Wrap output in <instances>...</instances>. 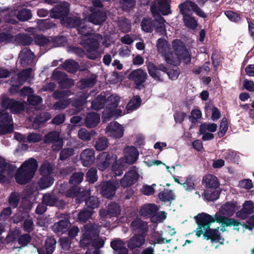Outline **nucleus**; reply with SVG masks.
Returning a JSON list of instances; mask_svg holds the SVG:
<instances>
[{
  "label": "nucleus",
  "instance_id": "393cba45",
  "mask_svg": "<svg viewBox=\"0 0 254 254\" xmlns=\"http://www.w3.org/2000/svg\"><path fill=\"white\" fill-rule=\"evenodd\" d=\"M219 227L215 229H212L210 227L204 231L203 234L204 238L207 240H210L213 242H219L221 240L223 241L224 240L221 238V234L219 232Z\"/></svg>",
  "mask_w": 254,
  "mask_h": 254
},
{
  "label": "nucleus",
  "instance_id": "a211bd4d",
  "mask_svg": "<svg viewBox=\"0 0 254 254\" xmlns=\"http://www.w3.org/2000/svg\"><path fill=\"white\" fill-rule=\"evenodd\" d=\"M125 242L120 238H115L110 243V246L114 254H128L129 249L127 248Z\"/></svg>",
  "mask_w": 254,
  "mask_h": 254
},
{
  "label": "nucleus",
  "instance_id": "5701e85b",
  "mask_svg": "<svg viewBox=\"0 0 254 254\" xmlns=\"http://www.w3.org/2000/svg\"><path fill=\"white\" fill-rule=\"evenodd\" d=\"M240 207L237 201H227L222 205L220 212L224 215L232 216Z\"/></svg>",
  "mask_w": 254,
  "mask_h": 254
},
{
  "label": "nucleus",
  "instance_id": "e433bc0d",
  "mask_svg": "<svg viewBox=\"0 0 254 254\" xmlns=\"http://www.w3.org/2000/svg\"><path fill=\"white\" fill-rule=\"evenodd\" d=\"M106 102V98L104 95H99L95 98L91 103L92 108L95 110L103 109Z\"/></svg>",
  "mask_w": 254,
  "mask_h": 254
},
{
  "label": "nucleus",
  "instance_id": "f03ea898",
  "mask_svg": "<svg viewBox=\"0 0 254 254\" xmlns=\"http://www.w3.org/2000/svg\"><path fill=\"white\" fill-rule=\"evenodd\" d=\"M202 185L205 188L203 194L208 201H213L219 198L221 192L220 183L215 176L205 175L202 178Z\"/></svg>",
  "mask_w": 254,
  "mask_h": 254
},
{
  "label": "nucleus",
  "instance_id": "79ce46f5",
  "mask_svg": "<svg viewBox=\"0 0 254 254\" xmlns=\"http://www.w3.org/2000/svg\"><path fill=\"white\" fill-rule=\"evenodd\" d=\"M56 244L57 241L53 237H48L46 240L44 246L46 254H53L56 248Z\"/></svg>",
  "mask_w": 254,
  "mask_h": 254
},
{
  "label": "nucleus",
  "instance_id": "37998d69",
  "mask_svg": "<svg viewBox=\"0 0 254 254\" xmlns=\"http://www.w3.org/2000/svg\"><path fill=\"white\" fill-rule=\"evenodd\" d=\"M59 201L58 197L55 194L46 193L45 194L42 198V202L45 203L47 206H55Z\"/></svg>",
  "mask_w": 254,
  "mask_h": 254
},
{
  "label": "nucleus",
  "instance_id": "b1692460",
  "mask_svg": "<svg viewBox=\"0 0 254 254\" xmlns=\"http://www.w3.org/2000/svg\"><path fill=\"white\" fill-rule=\"evenodd\" d=\"M215 216L216 218V222L221 224L223 227L239 226L241 224V222L238 220L222 216L219 212L216 213Z\"/></svg>",
  "mask_w": 254,
  "mask_h": 254
},
{
  "label": "nucleus",
  "instance_id": "dca6fc26",
  "mask_svg": "<svg viewBox=\"0 0 254 254\" xmlns=\"http://www.w3.org/2000/svg\"><path fill=\"white\" fill-rule=\"evenodd\" d=\"M106 132L114 138H120L124 135V128L117 122H111L106 127Z\"/></svg>",
  "mask_w": 254,
  "mask_h": 254
},
{
  "label": "nucleus",
  "instance_id": "680f3d73",
  "mask_svg": "<svg viewBox=\"0 0 254 254\" xmlns=\"http://www.w3.org/2000/svg\"><path fill=\"white\" fill-rule=\"evenodd\" d=\"M32 240L31 236L28 233L21 235L18 238V244L21 247H25L28 246Z\"/></svg>",
  "mask_w": 254,
  "mask_h": 254
},
{
  "label": "nucleus",
  "instance_id": "bf43d9fd",
  "mask_svg": "<svg viewBox=\"0 0 254 254\" xmlns=\"http://www.w3.org/2000/svg\"><path fill=\"white\" fill-rule=\"evenodd\" d=\"M85 205L87 209H92L98 207L99 202L97 197L93 196H88L86 200Z\"/></svg>",
  "mask_w": 254,
  "mask_h": 254
},
{
  "label": "nucleus",
  "instance_id": "a19ab883",
  "mask_svg": "<svg viewBox=\"0 0 254 254\" xmlns=\"http://www.w3.org/2000/svg\"><path fill=\"white\" fill-rule=\"evenodd\" d=\"M109 217H118L121 213V208L116 202H111L107 206Z\"/></svg>",
  "mask_w": 254,
  "mask_h": 254
},
{
  "label": "nucleus",
  "instance_id": "6ab92c4d",
  "mask_svg": "<svg viewBox=\"0 0 254 254\" xmlns=\"http://www.w3.org/2000/svg\"><path fill=\"white\" fill-rule=\"evenodd\" d=\"M139 175L138 173L130 170L126 173L120 181V184L124 188H127L134 185L138 180Z\"/></svg>",
  "mask_w": 254,
  "mask_h": 254
},
{
  "label": "nucleus",
  "instance_id": "ea45409f",
  "mask_svg": "<svg viewBox=\"0 0 254 254\" xmlns=\"http://www.w3.org/2000/svg\"><path fill=\"white\" fill-rule=\"evenodd\" d=\"M158 197L163 202L171 201L175 199V195L172 190L164 189V190L158 194Z\"/></svg>",
  "mask_w": 254,
  "mask_h": 254
},
{
  "label": "nucleus",
  "instance_id": "0e129e2a",
  "mask_svg": "<svg viewBox=\"0 0 254 254\" xmlns=\"http://www.w3.org/2000/svg\"><path fill=\"white\" fill-rule=\"evenodd\" d=\"M12 123L11 115L5 110H0V125Z\"/></svg>",
  "mask_w": 254,
  "mask_h": 254
},
{
  "label": "nucleus",
  "instance_id": "6e6d98bb",
  "mask_svg": "<svg viewBox=\"0 0 254 254\" xmlns=\"http://www.w3.org/2000/svg\"><path fill=\"white\" fill-rule=\"evenodd\" d=\"M141 99L139 96H135L129 101L127 106L128 110H133L137 109L141 105Z\"/></svg>",
  "mask_w": 254,
  "mask_h": 254
},
{
  "label": "nucleus",
  "instance_id": "69168bd1",
  "mask_svg": "<svg viewBox=\"0 0 254 254\" xmlns=\"http://www.w3.org/2000/svg\"><path fill=\"white\" fill-rule=\"evenodd\" d=\"M107 102H108V108L110 110H114L118 107L120 99L118 96L111 95L108 98Z\"/></svg>",
  "mask_w": 254,
  "mask_h": 254
},
{
  "label": "nucleus",
  "instance_id": "4be33fe9",
  "mask_svg": "<svg viewBox=\"0 0 254 254\" xmlns=\"http://www.w3.org/2000/svg\"><path fill=\"white\" fill-rule=\"evenodd\" d=\"M80 159L83 166H90L95 160L94 150L92 148L85 149L81 153Z\"/></svg>",
  "mask_w": 254,
  "mask_h": 254
},
{
  "label": "nucleus",
  "instance_id": "6e6552de",
  "mask_svg": "<svg viewBox=\"0 0 254 254\" xmlns=\"http://www.w3.org/2000/svg\"><path fill=\"white\" fill-rule=\"evenodd\" d=\"M117 159L116 154H110L108 152L100 153L97 158V167L100 171H104L108 168L113 160Z\"/></svg>",
  "mask_w": 254,
  "mask_h": 254
},
{
  "label": "nucleus",
  "instance_id": "bb28decb",
  "mask_svg": "<svg viewBox=\"0 0 254 254\" xmlns=\"http://www.w3.org/2000/svg\"><path fill=\"white\" fill-rule=\"evenodd\" d=\"M34 54L29 48H24L19 54L20 63L22 66L31 63L34 59Z\"/></svg>",
  "mask_w": 254,
  "mask_h": 254
},
{
  "label": "nucleus",
  "instance_id": "a18cd8bd",
  "mask_svg": "<svg viewBox=\"0 0 254 254\" xmlns=\"http://www.w3.org/2000/svg\"><path fill=\"white\" fill-rule=\"evenodd\" d=\"M31 11L26 8H23L18 11L17 18L21 21H28L32 18Z\"/></svg>",
  "mask_w": 254,
  "mask_h": 254
},
{
  "label": "nucleus",
  "instance_id": "f257e3e1",
  "mask_svg": "<svg viewBox=\"0 0 254 254\" xmlns=\"http://www.w3.org/2000/svg\"><path fill=\"white\" fill-rule=\"evenodd\" d=\"M38 164L36 159L30 158L24 162L17 170L15 179L20 185H26L32 180L35 175Z\"/></svg>",
  "mask_w": 254,
  "mask_h": 254
},
{
  "label": "nucleus",
  "instance_id": "0eeeda50",
  "mask_svg": "<svg viewBox=\"0 0 254 254\" xmlns=\"http://www.w3.org/2000/svg\"><path fill=\"white\" fill-rule=\"evenodd\" d=\"M69 10V4L68 2H61L50 10V16L55 19H61L62 21L67 16Z\"/></svg>",
  "mask_w": 254,
  "mask_h": 254
},
{
  "label": "nucleus",
  "instance_id": "052dcab7",
  "mask_svg": "<svg viewBox=\"0 0 254 254\" xmlns=\"http://www.w3.org/2000/svg\"><path fill=\"white\" fill-rule=\"evenodd\" d=\"M74 154V149L72 148L67 147L61 150L60 154V159L62 161H65Z\"/></svg>",
  "mask_w": 254,
  "mask_h": 254
},
{
  "label": "nucleus",
  "instance_id": "7ed1b4c3",
  "mask_svg": "<svg viewBox=\"0 0 254 254\" xmlns=\"http://www.w3.org/2000/svg\"><path fill=\"white\" fill-rule=\"evenodd\" d=\"M194 219L197 225L196 235L199 237L204 232V231L210 227L211 224L216 222V218L207 214L202 212L198 214L194 217Z\"/></svg>",
  "mask_w": 254,
  "mask_h": 254
},
{
  "label": "nucleus",
  "instance_id": "09e8293b",
  "mask_svg": "<svg viewBox=\"0 0 254 254\" xmlns=\"http://www.w3.org/2000/svg\"><path fill=\"white\" fill-rule=\"evenodd\" d=\"M16 40L23 46L30 45L33 41V38L27 34H19L16 36Z\"/></svg>",
  "mask_w": 254,
  "mask_h": 254
},
{
  "label": "nucleus",
  "instance_id": "9d476101",
  "mask_svg": "<svg viewBox=\"0 0 254 254\" xmlns=\"http://www.w3.org/2000/svg\"><path fill=\"white\" fill-rule=\"evenodd\" d=\"M151 11L154 16L159 15V12L163 15H168L172 13L170 1L169 0H157V5H152Z\"/></svg>",
  "mask_w": 254,
  "mask_h": 254
},
{
  "label": "nucleus",
  "instance_id": "c9c22d12",
  "mask_svg": "<svg viewBox=\"0 0 254 254\" xmlns=\"http://www.w3.org/2000/svg\"><path fill=\"white\" fill-rule=\"evenodd\" d=\"M96 135V132L93 129L88 131L85 128H82L78 132V137L85 141L90 140L92 137H95Z\"/></svg>",
  "mask_w": 254,
  "mask_h": 254
},
{
  "label": "nucleus",
  "instance_id": "c03bdc74",
  "mask_svg": "<svg viewBox=\"0 0 254 254\" xmlns=\"http://www.w3.org/2000/svg\"><path fill=\"white\" fill-rule=\"evenodd\" d=\"M109 144L108 139L105 136H102L95 141L94 147L98 151H103L106 149Z\"/></svg>",
  "mask_w": 254,
  "mask_h": 254
},
{
  "label": "nucleus",
  "instance_id": "39448f33",
  "mask_svg": "<svg viewBox=\"0 0 254 254\" xmlns=\"http://www.w3.org/2000/svg\"><path fill=\"white\" fill-rule=\"evenodd\" d=\"M172 46L179 58L183 60L187 64L190 63V55L184 43L181 40H174L172 42Z\"/></svg>",
  "mask_w": 254,
  "mask_h": 254
},
{
  "label": "nucleus",
  "instance_id": "c756f323",
  "mask_svg": "<svg viewBox=\"0 0 254 254\" xmlns=\"http://www.w3.org/2000/svg\"><path fill=\"white\" fill-rule=\"evenodd\" d=\"M70 226L71 224L68 220H61L53 225L52 230L57 234H63L66 232Z\"/></svg>",
  "mask_w": 254,
  "mask_h": 254
},
{
  "label": "nucleus",
  "instance_id": "4d7b16f0",
  "mask_svg": "<svg viewBox=\"0 0 254 254\" xmlns=\"http://www.w3.org/2000/svg\"><path fill=\"white\" fill-rule=\"evenodd\" d=\"M84 174L81 172H76L72 174L69 179V183L72 185H76L81 183Z\"/></svg>",
  "mask_w": 254,
  "mask_h": 254
},
{
  "label": "nucleus",
  "instance_id": "423d86ee",
  "mask_svg": "<svg viewBox=\"0 0 254 254\" xmlns=\"http://www.w3.org/2000/svg\"><path fill=\"white\" fill-rule=\"evenodd\" d=\"M83 46L86 51V56L88 59L94 60L98 58L99 54L97 50L99 44L96 39L90 38L83 41Z\"/></svg>",
  "mask_w": 254,
  "mask_h": 254
},
{
  "label": "nucleus",
  "instance_id": "9b49d317",
  "mask_svg": "<svg viewBox=\"0 0 254 254\" xmlns=\"http://www.w3.org/2000/svg\"><path fill=\"white\" fill-rule=\"evenodd\" d=\"M1 105L4 108L9 109L13 114L20 113L24 111L25 105L22 102L13 99L5 98L2 99Z\"/></svg>",
  "mask_w": 254,
  "mask_h": 254
},
{
  "label": "nucleus",
  "instance_id": "473e14b6",
  "mask_svg": "<svg viewBox=\"0 0 254 254\" xmlns=\"http://www.w3.org/2000/svg\"><path fill=\"white\" fill-rule=\"evenodd\" d=\"M32 69L31 68L23 69L17 74V84H16L14 88H19V86L23 84L30 76Z\"/></svg>",
  "mask_w": 254,
  "mask_h": 254
},
{
  "label": "nucleus",
  "instance_id": "f704fd0d",
  "mask_svg": "<svg viewBox=\"0 0 254 254\" xmlns=\"http://www.w3.org/2000/svg\"><path fill=\"white\" fill-rule=\"evenodd\" d=\"M183 21L185 26L190 29L195 30L198 26L197 21L192 14L183 16Z\"/></svg>",
  "mask_w": 254,
  "mask_h": 254
},
{
  "label": "nucleus",
  "instance_id": "774afa93",
  "mask_svg": "<svg viewBox=\"0 0 254 254\" xmlns=\"http://www.w3.org/2000/svg\"><path fill=\"white\" fill-rule=\"evenodd\" d=\"M225 15L230 20L234 22H239L242 19L239 14L232 10H227L225 11Z\"/></svg>",
  "mask_w": 254,
  "mask_h": 254
},
{
  "label": "nucleus",
  "instance_id": "7c9ffc66",
  "mask_svg": "<svg viewBox=\"0 0 254 254\" xmlns=\"http://www.w3.org/2000/svg\"><path fill=\"white\" fill-rule=\"evenodd\" d=\"M195 5V3L190 0H186L185 1L180 3L178 7L180 14L182 16L192 14L191 11H193L194 5Z\"/></svg>",
  "mask_w": 254,
  "mask_h": 254
},
{
  "label": "nucleus",
  "instance_id": "864d4df0",
  "mask_svg": "<svg viewBox=\"0 0 254 254\" xmlns=\"http://www.w3.org/2000/svg\"><path fill=\"white\" fill-rule=\"evenodd\" d=\"M54 178L51 175L42 176L39 185L42 189H46L50 187L54 182Z\"/></svg>",
  "mask_w": 254,
  "mask_h": 254
},
{
  "label": "nucleus",
  "instance_id": "c85d7f7f",
  "mask_svg": "<svg viewBox=\"0 0 254 254\" xmlns=\"http://www.w3.org/2000/svg\"><path fill=\"white\" fill-rule=\"evenodd\" d=\"M158 208L155 204H148L144 205L140 210V214L145 217L154 216L157 211Z\"/></svg>",
  "mask_w": 254,
  "mask_h": 254
},
{
  "label": "nucleus",
  "instance_id": "cd10ccee",
  "mask_svg": "<svg viewBox=\"0 0 254 254\" xmlns=\"http://www.w3.org/2000/svg\"><path fill=\"white\" fill-rule=\"evenodd\" d=\"M138 154L137 148L134 146L127 147L125 149V158L128 164H132L135 163L138 158Z\"/></svg>",
  "mask_w": 254,
  "mask_h": 254
},
{
  "label": "nucleus",
  "instance_id": "f3484780",
  "mask_svg": "<svg viewBox=\"0 0 254 254\" xmlns=\"http://www.w3.org/2000/svg\"><path fill=\"white\" fill-rule=\"evenodd\" d=\"M89 22L97 25L103 23L107 19V13L101 10H91V13L87 17Z\"/></svg>",
  "mask_w": 254,
  "mask_h": 254
},
{
  "label": "nucleus",
  "instance_id": "49530a36",
  "mask_svg": "<svg viewBox=\"0 0 254 254\" xmlns=\"http://www.w3.org/2000/svg\"><path fill=\"white\" fill-rule=\"evenodd\" d=\"M20 200V194L16 191L12 192L8 199V202L9 206L12 208L17 207Z\"/></svg>",
  "mask_w": 254,
  "mask_h": 254
},
{
  "label": "nucleus",
  "instance_id": "a878e982",
  "mask_svg": "<svg viewBox=\"0 0 254 254\" xmlns=\"http://www.w3.org/2000/svg\"><path fill=\"white\" fill-rule=\"evenodd\" d=\"M83 20L77 16H67L65 19L62 20V24L67 28L77 29L83 24Z\"/></svg>",
  "mask_w": 254,
  "mask_h": 254
},
{
  "label": "nucleus",
  "instance_id": "4468645a",
  "mask_svg": "<svg viewBox=\"0 0 254 254\" xmlns=\"http://www.w3.org/2000/svg\"><path fill=\"white\" fill-rule=\"evenodd\" d=\"M54 79L58 81L59 86L61 89L70 88L74 85L72 79L68 78L66 73L60 71H54L53 73Z\"/></svg>",
  "mask_w": 254,
  "mask_h": 254
},
{
  "label": "nucleus",
  "instance_id": "603ef678",
  "mask_svg": "<svg viewBox=\"0 0 254 254\" xmlns=\"http://www.w3.org/2000/svg\"><path fill=\"white\" fill-rule=\"evenodd\" d=\"M61 138L60 134L56 131L48 132L44 136V142L46 144L53 143Z\"/></svg>",
  "mask_w": 254,
  "mask_h": 254
},
{
  "label": "nucleus",
  "instance_id": "58836bf2",
  "mask_svg": "<svg viewBox=\"0 0 254 254\" xmlns=\"http://www.w3.org/2000/svg\"><path fill=\"white\" fill-rule=\"evenodd\" d=\"M41 176L51 175L53 173V166L48 160L43 162L39 168Z\"/></svg>",
  "mask_w": 254,
  "mask_h": 254
},
{
  "label": "nucleus",
  "instance_id": "1a4fd4ad",
  "mask_svg": "<svg viewBox=\"0 0 254 254\" xmlns=\"http://www.w3.org/2000/svg\"><path fill=\"white\" fill-rule=\"evenodd\" d=\"M147 74L145 70L141 68H138L131 71L128 75V78L133 81L135 88L141 89L144 87L143 84L145 82Z\"/></svg>",
  "mask_w": 254,
  "mask_h": 254
},
{
  "label": "nucleus",
  "instance_id": "2f4dec72",
  "mask_svg": "<svg viewBox=\"0 0 254 254\" xmlns=\"http://www.w3.org/2000/svg\"><path fill=\"white\" fill-rule=\"evenodd\" d=\"M100 121L99 115L94 112L89 113L85 119V125L88 128H93L98 125Z\"/></svg>",
  "mask_w": 254,
  "mask_h": 254
},
{
  "label": "nucleus",
  "instance_id": "aec40b11",
  "mask_svg": "<svg viewBox=\"0 0 254 254\" xmlns=\"http://www.w3.org/2000/svg\"><path fill=\"white\" fill-rule=\"evenodd\" d=\"M254 213V202L251 200H247L243 204L242 208L236 212V215L237 217L242 220H245Z\"/></svg>",
  "mask_w": 254,
  "mask_h": 254
},
{
  "label": "nucleus",
  "instance_id": "f8f14e48",
  "mask_svg": "<svg viewBox=\"0 0 254 254\" xmlns=\"http://www.w3.org/2000/svg\"><path fill=\"white\" fill-rule=\"evenodd\" d=\"M131 231L135 234L141 235L146 237L148 232V226L147 222L138 217L133 220L130 224Z\"/></svg>",
  "mask_w": 254,
  "mask_h": 254
},
{
  "label": "nucleus",
  "instance_id": "412c9836",
  "mask_svg": "<svg viewBox=\"0 0 254 254\" xmlns=\"http://www.w3.org/2000/svg\"><path fill=\"white\" fill-rule=\"evenodd\" d=\"M145 237L143 235L134 234L126 241L128 249L130 251H133L136 248H141L145 243Z\"/></svg>",
  "mask_w": 254,
  "mask_h": 254
},
{
  "label": "nucleus",
  "instance_id": "4c0bfd02",
  "mask_svg": "<svg viewBox=\"0 0 254 254\" xmlns=\"http://www.w3.org/2000/svg\"><path fill=\"white\" fill-rule=\"evenodd\" d=\"M94 212L92 209L84 208L78 214L77 219L79 222L86 223L90 218Z\"/></svg>",
  "mask_w": 254,
  "mask_h": 254
},
{
  "label": "nucleus",
  "instance_id": "72a5a7b5",
  "mask_svg": "<svg viewBox=\"0 0 254 254\" xmlns=\"http://www.w3.org/2000/svg\"><path fill=\"white\" fill-rule=\"evenodd\" d=\"M63 68L67 72L74 73L78 69L79 64L73 60H66L62 64Z\"/></svg>",
  "mask_w": 254,
  "mask_h": 254
},
{
  "label": "nucleus",
  "instance_id": "8fccbe9b",
  "mask_svg": "<svg viewBox=\"0 0 254 254\" xmlns=\"http://www.w3.org/2000/svg\"><path fill=\"white\" fill-rule=\"evenodd\" d=\"M119 26L122 32L127 33L131 30V24L128 18L123 17L119 20Z\"/></svg>",
  "mask_w": 254,
  "mask_h": 254
},
{
  "label": "nucleus",
  "instance_id": "3c124183",
  "mask_svg": "<svg viewBox=\"0 0 254 254\" xmlns=\"http://www.w3.org/2000/svg\"><path fill=\"white\" fill-rule=\"evenodd\" d=\"M154 20L151 18H144L141 22L142 29L148 33H151L153 30Z\"/></svg>",
  "mask_w": 254,
  "mask_h": 254
},
{
  "label": "nucleus",
  "instance_id": "13d9d810",
  "mask_svg": "<svg viewBox=\"0 0 254 254\" xmlns=\"http://www.w3.org/2000/svg\"><path fill=\"white\" fill-rule=\"evenodd\" d=\"M217 125L214 123H203L199 127V132L200 133H203L208 130L210 132H214L217 129Z\"/></svg>",
  "mask_w": 254,
  "mask_h": 254
},
{
  "label": "nucleus",
  "instance_id": "de8ad7c7",
  "mask_svg": "<svg viewBox=\"0 0 254 254\" xmlns=\"http://www.w3.org/2000/svg\"><path fill=\"white\" fill-rule=\"evenodd\" d=\"M165 22L164 18L160 15L158 19L154 20L153 28H155L156 32L161 33L166 32Z\"/></svg>",
  "mask_w": 254,
  "mask_h": 254
},
{
  "label": "nucleus",
  "instance_id": "e2e57ef3",
  "mask_svg": "<svg viewBox=\"0 0 254 254\" xmlns=\"http://www.w3.org/2000/svg\"><path fill=\"white\" fill-rule=\"evenodd\" d=\"M71 91L69 90H56L55 91L53 96L54 98L57 100L65 99V98L71 95Z\"/></svg>",
  "mask_w": 254,
  "mask_h": 254
},
{
  "label": "nucleus",
  "instance_id": "2eb2a0df",
  "mask_svg": "<svg viewBox=\"0 0 254 254\" xmlns=\"http://www.w3.org/2000/svg\"><path fill=\"white\" fill-rule=\"evenodd\" d=\"M147 70L150 76L154 79L161 81V75L160 71L166 73L169 70L168 67L164 64L156 65L153 63L149 62L147 64Z\"/></svg>",
  "mask_w": 254,
  "mask_h": 254
},
{
  "label": "nucleus",
  "instance_id": "20e7f679",
  "mask_svg": "<svg viewBox=\"0 0 254 254\" xmlns=\"http://www.w3.org/2000/svg\"><path fill=\"white\" fill-rule=\"evenodd\" d=\"M83 231L84 234L80 240V245L83 247H89L92 241L98 239L99 232L94 223H89L85 225Z\"/></svg>",
  "mask_w": 254,
  "mask_h": 254
},
{
  "label": "nucleus",
  "instance_id": "ddd939ff",
  "mask_svg": "<svg viewBox=\"0 0 254 254\" xmlns=\"http://www.w3.org/2000/svg\"><path fill=\"white\" fill-rule=\"evenodd\" d=\"M117 189L115 183L110 181L103 182L99 186L101 194L107 199H112L115 196Z\"/></svg>",
  "mask_w": 254,
  "mask_h": 254
},
{
  "label": "nucleus",
  "instance_id": "338daca9",
  "mask_svg": "<svg viewBox=\"0 0 254 254\" xmlns=\"http://www.w3.org/2000/svg\"><path fill=\"white\" fill-rule=\"evenodd\" d=\"M136 0H120L122 9L125 11H129L135 5Z\"/></svg>",
  "mask_w": 254,
  "mask_h": 254
},
{
  "label": "nucleus",
  "instance_id": "5fc2aeb1",
  "mask_svg": "<svg viewBox=\"0 0 254 254\" xmlns=\"http://www.w3.org/2000/svg\"><path fill=\"white\" fill-rule=\"evenodd\" d=\"M86 180L89 183L93 184L97 181V170L95 167L90 168L86 174Z\"/></svg>",
  "mask_w": 254,
  "mask_h": 254
}]
</instances>
